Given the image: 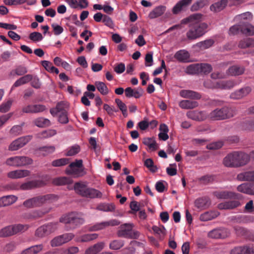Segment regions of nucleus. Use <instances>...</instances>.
Returning a JSON list of instances; mask_svg holds the SVG:
<instances>
[{"label": "nucleus", "instance_id": "obj_1", "mask_svg": "<svg viewBox=\"0 0 254 254\" xmlns=\"http://www.w3.org/2000/svg\"><path fill=\"white\" fill-rule=\"evenodd\" d=\"M190 22L189 29L186 33L188 39L192 40L199 38L204 35L208 31V25L202 22V15L195 13L190 15L186 19Z\"/></svg>", "mask_w": 254, "mask_h": 254}, {"label": "nucleus", "instance_id": "obj_2", "mask_svg": "<svg viewBox=\"0 0 254 254\" xmlns=\"http://www.w3.org/2000/svg\"><path fill=\"white\" fill-rule=\"evenodd\" d=\"M250 155L241 151L228 153L223 159V164L226 167L238 168L245 166L250 161Z\"/></svg>", "mask_w": 254, "mask_h": 254}, {"label": "nucleus", "instance_id": "obj_3", "mask_svg": "<svg viewBox=\"0 0 254 254\" xmlns=\"http://www.w3.org/2000/svg\"><path fill=\"white\" fill-rule=\"evenodd\" d=\"M57 199V197L53 194H48L33 197L26 200L23 205L27 207H38L46 203H50Z\"/></svg>", "mask_w": 254, "mask_h": 254}, {"label": "nucleus", "instance_id": "obj_4", "mask_svg": "<svg viewBox=\"0 0 254 254\" xmlns=\"http://www.w3.org/2000/svg\"><path fill=\"white\" fill-rule=\"evenodd\" d=\"M236 114L234 109L228 107H224L222 108H217L208 115V118L215 120H223L232 118Z\"/></svg>", "mask_w": 254, "mask_h": 254}, {"label": "nucleus", "instance_id": "obj_5", "mask_svg": "<svg viewBox=\"0 0 254 254\" xmlns=\"http://www.w3.org/2000/svg\"><path fill=\"white\" fill-rule=\"evenodd\" d=\"M28 228V225L21 224L8 226L0 230V237H6L16 234L18 233L24 232Z\"/></svg>", "mask_w": 254, "mask_h": 254}, {"label": "nucleus", "instance_id": "obj_6", "mask_svg": "<svg viewBox=\"0 0 254 254\" xmlns=\"http://www.w3.org/2000/svg\"><path fill=\"white\" fill-rule=\"evenodd\" d=\"M60 221L65 224H69L70 225V229H74L76 227L83 224L84 220L80 217L78 214L72 212L63 215L60 218Z\"/></svg>", "mask_w": 254, "mask_h": 254}, {"label": "nucleus", "instance_id": "obj_7", "mask_svg": "<svg viewBox=\"0 0 254 254\" xmlns=\"http://www.w3.org/2000/svg\"><path fill=\"white\" fill-rule=\"evenodd\" d=\"M33 160L27 156H16L7 159L5 161L6 165L10 166L21 167L32 163Z\"/></svg>", "mask_w": 254, "mask_h": 254}, {"label": "nucleus", "instance_id": "obj_8", "mask_svg": "<svg viewBox=\"0 0 254 254\" xmlns=\"http://www.w3.org/2000/svg\"><path fill=\"white\" fill-rule=\"evenodd\" d=\"M82 160H76L75 161L70 164L66 169V173L68 175H71L76 177L83 175L85 173L83 169Z\"/></svg>", "mask_w": 254, "mask_h": 254}, {"label": "nucleus", "instance_id": "obj_9", "mask_svg": "<svg viewBox=\"0 0 254 254\" xmlns=\"http://www.w3.org/2000/svg\"><path fill=\"white\" fill-rule=\"evenodd\" d=\"M32 138V136L30 135L19 137L9 144L8 150L12 151H16L25 145Z\"/></svg>", "mask_w": 254, "mask_h": 254}, {"label": "nucleus", "instance_id": "obj_10", "mask_svg": "<svg viewBox=\"0 0 254 254\" xmlns=\"http://www.w3.org/2000/svg\"><path fill=\"white\" fill-rule=\"evenodd\" d=\"M57 225L56 223H51L42 226L36 230L35 235L39 238L44 237L55 231L57 229Z\"/></svg>", "mask_w": 254, "mask_h": 254}, {"label": "nucleus", "instance_id": "obj_11", "mask_svg": "<svg viewBox=\"0 0 254 254\" xmlns=\"http://www.w3.org/2000/svg\"><path fill=\"white\" fill-rule=\"evenodd\" d=\"M120 224V222L119 220L117 219H112L109 221L96 223L93 226L90 227L88 230L90 231H96L109 226H117Z\"/></svg>", "mask_w": 254, "mask_h": 254}, {"label": "nucleus", "instance_id": "obj_12", "mask_svg": "<svg viewBox=\"0 0 254 254\" xmlns=\"http://www.w3.org/2000/svg\"><path fill=\"white\" fill-rule=\"evenodd\" d=\"M46 184V182L42 180H36L28 181L21 185V190H29L43 186Z\"/></svg>", "mask_w": 254, "mask_h": 254}, {"label": "nucleus", "instance_id": "obj_13", "mask_svg": "<svg viewBox=\"0 0 254 254\" xmlns=\"http://www.w3.org/2000/svg\"><path fill=\"white\" fill-rule=\"evenodd\" d=\"M69 104L67 102L61 101L57 103L56 107L50 109V113L55 116L57 114L67 112Z\"/></svg>", "mask_w": 254, "mask_h": 254}, {"label": "nucleus", "instance_id": "obj_14", "mask_svg": "<svg viewBox=\"0 0 254 254\" xmlns=\"http://www.w3.org/2000/svg\"><path fill=\"white\" fill-rule=\"evenodd\" d=\"M230 254H254V247L249 245L236 247L230 251Z\"/></svg>", "mask_w": 254, "mask_h": 254}, {"label": "nucleus", "instance_id": "obj_15", "mask_svg": "<svg viewBox=\"0 0 254 254\" xmlns=\"http://www.w3.org/2000/svg\"><path fill=\"white\" fill-rule=\"evenodd\" d=\"M133 227L132 223H125L121 225L118 231V235L119 237L129 238L131 236V231Z\"/></svg>", "mask_w": 254, "mask_h": 254}, {"label": "nucleus", "instance_id": "obj_16", "mask_svg": "<svg viewBox=\"0 0 254 254\" xmlns=\"http://www.w3.org/2000/svg\"><path fill=\"white\" fill-rule=\"evenodd\" d=\"M45 106L40 104L28 105L22 108L23 113L27 114L38 113L44 111L46 110Z\"/></svg>", "mask_w": 254, "mask_h": 254}, {"label": "nucleus", "instance_id": "obj_17", "mask_svg": "<svg viewBox=\"0 0 254 254\" xmlns=\"http://www.w3.org/2000/svg\"><path fill=\"white\" fill-rule=\"evenodd\" d=\"M187 116L194 121H203L208 117V115L204 111H190L187 113Z\"/></svg>", "mask_w": 254, "mask_h": 254}, {"label": "nucleus", "instance_id": "obj_18", "mask_svg": "<svg viewBox=\"0 0 254 254\" xmlns=\"http://www.w3.org/2000/svg\"><path fill=\"white\" fill-rule=\"evenodd\" d=\"M125 95L127 98L134 97L135 98H139L143 93V90L141 87H138L135 89L128 87L125 90Z\"/></svg>", "mask_w": 254, "mask_h": 254}, {"label": "nucleus", "instance_id": "obj_19", "mask_svg": "<svg viewBox=\"0 0 254 254\" xmlns=\"http://www.w3.org/2000/svg\"><path fill=\"white\" fill-rule=\"evenodd\" d=\"M251 91L250 87L246 86L232 93L230 98L233 99H240L247 96Z\"/></svg>", "mask_w": 254, "mask_h": 254}, {"label": "nucleus", "instance_id": "obj_20", "mask_svg": "<svg viewBox=\"0 0 254 254\" xmlns=\"http://www.w3.org/2000/svg\"><path fill=\"white\" fill-rule=\"evenodd\" d=\"M30 172L27 170H16L7 173V177L12 179H21L30 175Z\"/></svg>", "mask_w": 254, "mask_h": 254}, {"label": "nucleus", "instance_id": "obj_21", "mask_svg": "<svg viewBox=\"0 0 254 254\" xmlns=\"http://www.w3.org/2000/svg\"><path fill=\"white\" fill-rule=\"evenodd\" d=\"M179 94L182 97L184 98L198 100L201 97L199 93L190 90H182L180 91Z\"/></svg>", "mask_w": 254, "mask_h": 254}, {"label": "nucleus", "instance_id": "obj_22", "mask_svg": "<svg viewBox=\"0 0 254 254\" xmlns=\"http://www.w3.org/2000/svg\"><path fill=\"white\" fill-rule=\"evenodd\" d=\"M192 0H181L178 2L172 9L174 14H177L182 10L186 9L191 3Z\"/></svg>", "mask_w": 254, "mask_h": 254}, {"label": "nucleus", "instance_id": "obj_23", "mask_svg": "<svg viewBox=\"0 0 254 254\" xmlns=\"http://www.w3.org/2000/svg\"><path fill=\"white\" fill-rule=\"evenodd\" d=\"M245 71L243 66L234 65L229 67L226 70V74L228 76H238L242 74Z\"/></svg>", "mask_w": 254, "mask_h": 254}, {"label": "nucleus", "instance_id": "obj_24", "mask_svg": "<svg viewBox=\"0 0 254 254\" xmlns=\"http://www.w3.org/2000/svg\"><path fill=\"white\" fill-rule=\"evenodd\" d=\"M237 179L240 181L254 182V170L239 173L237 176Z\"/></svg>", "mask_w": 254, "mask_h": 254}, {"label": "nucleus", "instance_id": "obj_25", "mask_svg": "<svg viewBox=\"0 0 254 254\" xmlns=\"http://www.w3.org/2000/svg\"><path fill=\"white\" fill-rule=\"evenodd\" d=\"M166 10V7L164 5L157 6L149 12L148 17L150 19H154L160 17L164 13Z\"/></svg>", "mask_w": 254, "mask_h": 254}, {"label": "nucleus", "instance_id": "obj_26", "mask_svg": "<svg viewBox=\"0 0 254 254\" xmlns=\"http://www.w3.org/2000/svg\"><path fill=\"white\" fill-rule=\"evenodd\" d=\"M17 200V197L14 195L3 196L0 198V207L8 206L13 204Z\"/></svg>", "mask_w": 254, "mask_h": 254}, {"label": "nucleus", "instance_id": "obj_27", "mask_svg": "<svg viewBox=\"0 0 254 254\" xmlns=\"http://www.w3.org/2000/svg\"><path fill=\"white\" fill-rule=\"evenodd\" d=\"M105 243L104 242H99L87 248L84 254H98L104 248Z\"/></svg>", "mask_w": 254, "mask_h": 254}, {"label": "nucleus", "instance_id": "obj_28", "mask_svg": "<svg viewBox=\"0 0 254 254\" xmlns=\"http://www.w3.org/2000/svg\"><path fill=\"white\" fill-rule=\"evenodd\" d=\"M190 54L185 50H181L176 53L174 57L178 61L182 63H187L190 61Z\"/></svg>", "mask_w": 254, "mask_h": 254}, {"label": "nucleus", "instance_id": "obj_29", "mask_svg": "<svg viewBox=\"0 0 254 254\" xmlns=\"http://www.w3.org/2000/svg\"><path fill=\"white\" fill-rule=\"evenodd\" d=\"M98 235L96 233L86 234L76 237L75 241L78 243L89 242L98 238Z\"/></svg>", "mask_w": 254, "mask_h": 254}, {"label": "nucleus", "instance_id": "obj_30", "mask_svg": "<svg viewBox=\"0 0 254 254\" xmlns=\"http://www.w3.org/2000/svg\"><path fill=\"white\" fill-rule=\"evenodd\" d=\"M241 33L248 36L254 35V26L251 24L246 22H241Z\"/></svg>", "mask_w": 254, "mask_h": 254}, {"label": "nucleus", "instance_id": "obj_31", "mask_svg": "<svg viewBox=\"0 0 254 254\" xmlns=\"http://www.w3.org/2000/svg\"><path fill=\"white\" fill-rule=\"evenodd\" d=\"M179 105L183 109H191L197 107L198 106V104L196 101L183 100L179 102Z\"/></svg>", "mask_w": 254, "mask_h": 254}, {"label": "nucleus", "instance_id": "obj_32", "mask_svg": "<svg viewBox=\"0 0 254 254\" xmlns=\"http://www.w3.org/2000/svg\"><path fill=\"white\" fill-rule=\"evenodd\" d=\"M240 203L237 200H232L222 202L218 205L220 209H230L238 207Z\"/></svg>", "mask_w": 254, "mask_h": 254}, {"label": "nucleus", "instance_id": "obj_33", "mask_svg": "<svg viewBox=\"0 0 254 254\" xmlns=\"http://www.w3.org/2000/svg\"><path fill=\"white\" fill-rule=\"evenodd\" d=\"M239 195L240 194L231 191H223L215 192V196L217 198L221 199L238 198Z\"/></svg>", "mask_w": 254, "mask_h": 254}, {"label": "nucleus", "instance_id": "obj_34", "mask_svg": "<svg viewBox=\"0 0 254 254\" xmlns=\"http://www.w3.org/2000/svg\"><path fill=\"white\" fill-rule=\"evenodd\" d=\"M102 195V193L99 190L94 188H88L86 190V193L84 197L90 198H101Z\"/></svg>", "mask_w": 254, "mask_h": 254}, {"label": "nucleus", "instance_id": "obj_35", "mask_svg": "<svg viewBox=\"0 0 254 254\" xmlns=\"http://www.w3.org/2000/svg\"><path fill=\"white\" fill-rule=\"evenodd\" d=\"M219 215L217 211L206 212L200 215L199 219L201 221H207L215 219Z\"/></svg>", "mask_w": 254, "mask_h": 254}, {"label": "nucleus", "instance_id": "obj_36", "mask_svg": "<svg viewBox=\"0 0 254 254\" xmlns=\"http://www.w3.org/2000/svg\"><path fill=\"white\" fill-rule=\"evenodd\" d=\"M88 188L86 184L83 182L76 183L74 186V189L76 192L84 197Z\"/></svg>", "mask_w": 254, "mask_h": 254}, {"label": "nucleus", "instance_id": "obj_37", "mask_svg": "<svg viewBox=\"0 0 254 254\" xmlns=\"http://www.w3.org/2000/svg\"><path fill=\"white\" fill-rule=\"evenodd\" d=\"M240 127L242 130L247 131H254V119L248 120L242 122Z\"/></svg>", "mask_w": 254, "mask_h": 254}, {"label": "nucleus", "instance_id": "obj_38", "mask_svg": "<svg viewBox=\"0 0 254 254\" xmlns=\"http://www.w3.org/2000/svg\"><path fill=\"white\" fill-rule=\"evenodd\" d=\"M228 0H221L219 1L212 4L210 6V9L211 11L214 12H219L224 8Z\"/></svg>", "mask_w": 254, "mask_h": 254}, {"label": "nucleus", "instance_id": "obj_39", "mask_svg": "<svg viewBox=\"0 0 254 254\" xmlns=\"http://www.w3.org/2000/svg\"><path fill=\"white\" fill-rule=\"evenodd\" d=\"M32 79V75L31 74H27L17 79L13 84L11 87V90L14 88L18 87L23 84H26L31 81Z\"/></svg>", "mask_w": 254, "mask_h": 254}, {"label": "nucleus", "instance_id": "obj_40", "mask_svg": "<svg viewBox=\"0 0 254 254\" xmlns=\"http://www.w3.org/2000/svg\"><path fill=\"white\" fill-rule=\"evenodd\" d=\"M238 47L242 49L254 47V39L250 38H244L239 42Z\"/></svg>", "mask_w": 254, "mask_h": 254}, {"label": "nucleus", "instance_id": "obj_41", "mask_svg": "<svg viewBox=\"0 0 254 254\" xmlns=\"http://www.w3.org/2000/svg\"><path fill=\"white\" fill-rule=\"evenodd\" d=\"M51 210V207H47L42 208L41 210H35L30 213V217L33 218H37L41 217L46 213L49 212Z\"/></svg>", "mask_w": 254, "mask_h": 254}, {"label": "nucleus", "instance_id": "obj_42", "mask_svg": "<svg viewBox=\"0 0 254 254\" xmlns=\"http://www.w3.org/2000/svg\"><path fill=\"white\" fill-rule=\"evenodd\" d=\"M237 84V83L234 80H230L220 81L218 82L217 86H219V89H229L233 88Z\"/></svg>", "mask_w": 254, "mask_h": 254}, {"label": "nucleus", "instance_id": "obj_43", "mask_svg": "<svg viewBox=\"0 0 254 254\" xmlns=\"http://www.w3.org/2000/svg\"><path fill=\"white\" fill-rule=\"evenodd\" d=\"M24 123H22L19 125L13 126L9 130V134L12 136H16L22 133L23 127Z\"/></svg>", "mask_w": 254, "mask_h": 254}, {"label": "nucleus", "instance_id": "obj_44", "mask_svg": "<svg viewBox=\"0 0 254 254\" xmlns=\"http://www.w3.org/2000/svg\"><path fill=\"white\" fill-rule=\"evenodd\" d=\"M252 186L251 184L244 183L238 186L237 190L241 192L252 195Z\"/></svg>", "mask_w": 254, "mask_h": 254}, {"label": "nucleus", "instance_id": "obj_45", "mask_svg": "<svg viewBox=\"0 0 254 254\" xmlns=\"http://www.w3.org/2000/svg\"><path fill=\"white\" fill-rule=\"evenodd\" d=\"M96 209L104 212H111L115 209V206L112 203H100L96 207Z\"/></svg>", "mask_w": 254, "mask_h": 254}, {"label": "nucleus", "instance_id": "obj_46", "mask_svg": "<svg viewBox=\"0 0 254 254\" xmlns=\"http://www.w3.org/2000/svg\"><path fill=\"white\" fill-rule=\"evenodd\" d=\"M72 180L70 178L65 177L55 178L53 181V184L56 185H64L70 184Z\"/></svg>", "mask_w": 254, "mask_h": 254}, {"label": "nucleus", "instance_id": "obj_47", "mask_svg": "<svg viewBox=\"0 0 254 254\" xmlns=\"http://www.w3.org/2000/svg\"><path fill=\"white\" fill-rule=\"evenodd\" d=\"M95 84L98 90L102 95H107L109 92V89L104 82L101 81H96Z\"/></svg>", "mask_w": 254, "mask_h": 254}, {"label": "nucleus", "instance_id": "obj_48", "mask_svg": "<svg viewBox=\"0 0 254 254\" xmlns=\"http://www.w3.org/2000/svg\"><path fill=\"white\" fill-rule=\"evenodd\" d=\"M207 3L208 0H198L191 5V10L192 11H197L203 7Z\"/></svg>", "mask_w": 254, "mask_h": 254}, {"label": "nucleus", "instance_id": "obj_49", "mask_svg": "<svg viewBox=\"0 0 254 254\" xmlns=\"http://www.w3.org/2000/svg\"><path fill=\"white\" fill-rule=\"evenodd\" d=\"M35 125L40 127H48L50 125V121L44 118H39L34 121Z\"/></svg>", "mask_w": 254, "mask_h": 254}, {"label": "nucleus", "instance_id": "obj_50", "mask_svg": "<svg viewBox=\"0 0 254 254\" xmlns=\"http://www.w3.org/2000/svg\"><path fill=\"white\" fill-rule=\"evenodd\" d=\"M143 142L152 151L155 150L157 149V145L154 139L146 138L144 139Z\"/></svg>", "mask_w": 254, "mask_h": 254}, {"label": "nucleus", "instance_id": "obj_51", "mask_svg": "<svg viewBox=\"0 0 254 254\" xmlns=\"http://www.w3.org/2000/svg\"><path fill=\"white\" fill-rule=\"evenodd\" d=\"M124 245V242L122 240H115L111 242L109 248L111 250H118L122 248Z\"/></svg>", "mask_w": 254, "mask_h": 254}, {"label": "nucleus", "instance_id": "obj_52", "mask_svg": "<svg viewBox=\"0 0 254 254\" xmlns=\"http://www.w3.org/2000/svg\"><path fill=\"white\" fill-rule=\"evenodd\" d=\"M199 64H192L188 66L186 69V73L190 74L199 73Z\"/></svg>", "mask_w": 254, "mask_h": 254}, {"label": "nucleus", "instance_id": "obj_53", "mask_svg": "<svg viewBox=\"0 0 254 254\" xmlns=\"http://www.w3.org/2000/svg\"><path fill=\"white\" fill-rule=\"evenodd\" d=\"M13 100L11 99L8 100L7 101L3 102L0 105V112L6 113L8 112L12 104Z\"/></svg>", "mask_w": 254, "mask_h": 254}, {"label": "nucleus", "instance_id": "obj_54", "mask_svg": "<svg viewBox=\"0 0 254 254\" xmlns=\"http://www.w3.org/2000/svg\"><path fill=\"white\" fill-rule=\"evenodd\" d=\"M115 102L117 104L118 108L122 111L123 116L127 117V106L120 99H115Z\"/></svg>", "mask_w": 254, "mask_h": 254}, {"label": "nucleus", "instance_id": "obj_55", "mask_svg": "<svg viewBox=\"0 0 254 254\" xmlns=\"http://www.w3.org/2000/svg\"><path fill=\"white\" fill-rule=\"evenodd\" d=\"M214 44V41L212 39H207L203 41L199 42L196 44V46L202 49H207L212 46Z\"/></svg>", "mask_w": 254, "mask_h": 254}, {"label": "nucleus", "instance_id": "obj_56", "mask_svg": "<svg viewBox=\"0 0 254 254\" xmlns=\"http://www.w3.org/2000/svg\"><path fill=\"white\" fill-rule=\"evenodd\" d=\"M212 69V68L210 64H199V73L208 74Z\"/></svg>", "mask_w": 254, "mask_h": 254}, {"label": "nucleus", "instance_id": "obj_57", "mask_svg": "<svg viewBox=\"0 0 254 254\" xmlns=\"http://www.w3.org/2000/svg\"><path fill=\"white\" fill-rule=\"evenodd\" d=\"M57 131L55 129H49L44 131L38 134V137L40 138H47L56 135Z\"/></svg>", "mask_w": 254, "mask_h": 254}, {"label": "nucleus", "instance_id": "obj_58", "mask_svg": "<svg viewBox=\"0 0 254 254\" xmlns=\"http://www.w3.org/2000/svg\"><path fill=\"white\" fill-rule=\"evenodd\" d=\"M39 150L43 155L45 156L53 153L55 150V147L54 146H46L39 148Z\"/></svg>", "mask_w": 254, "mask_h": 254}, {"label": "nucleus", "instance_id": "obj_59", "mask_svg": "<svg viewBox=\"0 0 254 254\" xmlns=\"http://www.w3.org/2000/svg\"><path fill=\"white\" fill-rule=\"evenodd\" d=\"M29 38L31 40L35 43L40 42L43 39L42 34L38 32H34L30 33Z\"/></svg>", "mask_w": 254, "mask_h": 254}, {"label": "nucleus", "instance_id": "obj_60", "mask_svg": "<svg viewBox=\"0 0 254 254\" xmlns=\"http://www.w3.org/2000/svg\"><path fill=\"white\" fill-rule=\"evenodd\" d=\"M69 162L67 158H61L54 160L52 162V165L54 167H61L66 165Z\"/></svg>", "mask_w": 254, "mask_h": 254}, {"label": "nucleus", "instance_id": "obj_61", "mask_svg": "<svg viewBox=\"0 0 254 254\" xmlns=\"http://www.w3.org/2000/svg\"><path fill=\"white\" fill-rule=\"evenodd\" d=\"M136 243L135 241H132L129 246L122 250V254H133L135 252L134 245Z\"/></svg>", "mask_w": 254, "mask_h": 254}, {"label": "nucleus", "instance_id": "obj_62", "mask_svg": "<svg viewBox=\"0 0 254 254\" xmlns=\"http://www.w3.org/2000/svg\"><path fill=\"white\" fill-rule=\"evenodd\" d=\"M80 151V147L77 145H75L69 148L65 155L67 156L75 155Z\"/></svg>", "mask_w": 254, "mask_h": 254}, {"label": "nucleus", "instance_id": "obj_63", "mask_svg": "<svg viewBox=\"0 0 254 254\" xmlns=\"http://www.w3.org/2000/svg\"><path fill=\"white\" fill-rule=\"evenodd\" d=\"M144 165L152 172H155L157 170V167L154 165L153 161L151 159H147L144 162Z\"/></svg>", "mask_w": 254, "mask_h": 254}, {"label": "nucleus", "instance_id": "obj_64", "mask_svg": "<svg viewBox=\"0 0 254 254\" xmlns=\"http://www.w3.org/2000/svg\"><path fill=\"white\" fill-rule=\"evenodd\" d=\"M50 244L52 247H58L63 245V241H62L61 235L53 239L51 241Z\"/></svg>", "mask_w": 254, "mask_h": 254}]
</instances>
